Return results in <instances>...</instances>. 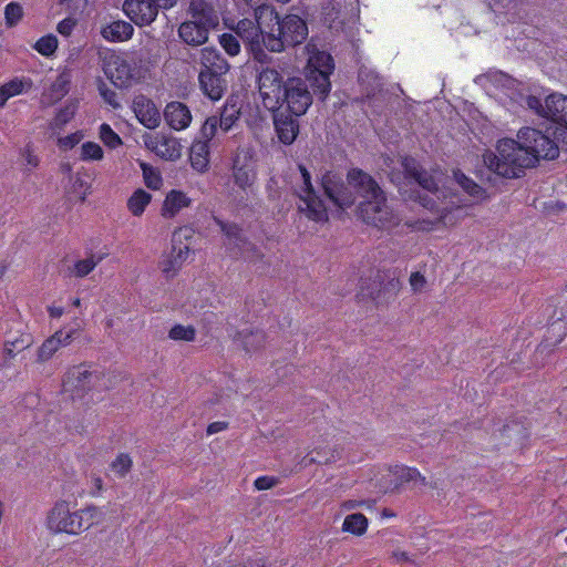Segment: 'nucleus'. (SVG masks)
Segmentation results:
<instances>
[{
	"mask_svg": "<svg viewBox=\"0 0 567 567\" xmlns=\"http://www.w3.org/2000/svg\"><path fill=\"white\" fill-rule=\"evenodd\" d=\"M274 19H276V8L257 6L254 9V19L243 18L231 28L243 41L252 60L261 64L271 62V56L268 54L267 37L270 32V22Z\"/></svg>",
	"mask_w": 567,
	"mask_h": 567,
	"instance_id": "1",
	"label": "nucleus"
},
{
	"mask_svg": "<svg viewBox=\"0 0 567 567\" xmlns=\"http://www.w3.org/2000/svg\"><path fill=\"white\" fill-rule=\"evenodd\" d=\"M101 516L100 509L94 505L71 511L70 503L60 499L48 512L45 525L50 533L79 536L97 524Z\"/></svg>",
	"mask_w": 567,
	"mask_h": 567,
	"instance_id": "2",
	"label": "nucleus"
},
{
	"mask_svg": "<svg viewBox=\"0 0 567 567\" xmlns=\"http://www.w3.org/2000/svg\"><path fill=\"white\" fill-rule=\"evenodd\" d=\"M497 154L488 152L484 155L486 166L506 178L520 177L525 168L535 166V156L526 151L523 141L502 138L496 145Z\"/></svg>",
	"mask_w": 567,
	"mask_h": 567,
	"instance_id": "3",
	"label": "nucleus"
},
{
	"mask_svg": "<svg viewBox=\"0 0 567 567\" xmlns=\"http://www.w3.org/2000/svg\"><path fill=\"white\" fill-rule=\"evenodd\" d=\"M269 29L267 44L272 53H281L287 48L301 44L308 37L307 22L293 13L280 17L276 10V19L270 22Z\"/></svg>",
	"mask_w": 567,
	"mask_h": 567,
	"instance_id": "4",
	"label": "nucleus"
},
{
	"mask_svg": "<svg viewBox=\"0 0 567 567\" xmlns=\"http://www.w3.org/2000/svg\"><path fill=\"white\" fill-rule=\"evenodd\" d=\"M334 71V60L326 51L318 49L309 50V58L306 65V78L315 94L322 100L331 90L330 75Z\"/></svg>",
	"mask_w": 567,
	"mask_h": 567,
	"instance_id": "5",
	"label": "nucleus"
},
{
	"mask_svg": "<svg viewBox=\"0 0 567 567\" xmlns=\"http://www.w3.org/2000/svg\"><path fill=\"white\" fill-rule=\"evenodd\" d=\"M358 216L364 224L386 233H391L402 221L400 215L388 205L385 193L374 200L360 202Z\"/></svg>",
	"mask_w": 567,
	"mask_h": 567,
	"instance_id": "6",
	"label": "nucleus"
},
{
	"mask_svg": "<svg viewBox=\"0 0 567 567\" xmlns=\"http://www.w3.org/2000/svg\"><path fill=\"white\" fill-rule=\"evenodd\" d=\"M298 169L301 175V185L296 189V195L302 203L299 205V210L310 220L327 221L328 208L312 185L310 172L303 164H299Z\"/></svg>",
	"mask_w": 567,
	"mask_h": 567,
	"instance_id": "7",
	"label": "nucleus"
},
{
	"mask_svg": "<svg viewBox=\"0 0 567 567\" xmlns=\"http://www.w3.org/2000/svg\"><path fill=\"white\" fill-rule=\"evenodd\" d=\"M178 0H124L122 10L135 25H151L159 10H171Z\"/></svg>",
	"mask_w": 567,
	"mask_h": 567,
	"instance_id": "8",
	"label": "nucleus"
},
{
	"mask_svg": "<svg viewBox=\"0 0 567 567\" xmlns=\"http://www.w3.org/2000/svg\"><path fill=\"white\" fill-rule=\"evenodd\" d=\"M258 91L264 106L270 112L280 110L279 101L286 90L282 74L272 68L262 69L257 76Z\"/></svg>",
	"mask_w": 567,
	"mask_h": 567,
	"instance_id": "9",
	"label": "nucleus"
},
{
	"mask_svg": "<svg viewBox=\"0 0 567 567\" xmlns=\"http://www.w3.org/2000/svg\"><path fill=\"white\" fill-rule=\"evenodd\" d=\"M311 103V93L302 79L289 78L286 80V90H284V95L281 101H279V111L301 116L307 112Z\"/></svg>",
	"mask_w": 567,
	"mask_h": 567,
	"instance_id": "10",
	"label": "nucleus"
},
{
	"mask_svg": "<svg viewBox=\"0 0 567 567\" xmlns=\"http://www.w3.org/2000/svg\"><path fill=\"white\" fill-rule=\"evenodd\" d=\"M517 137L523 141L530 156H535V165L540 158L555 159L559 155V150L555 141L539 130L522 127L517 133Z\"/></svg>",
	"mask_w": 567,
	"mask_h": 567,
	"instance_id": "11",
	"label": "nucleus"
},
{
	"mask_svg": "<svg viewBox=\"0 0 567 567\" xmlns=\"http://www.w3.org/2000/svg\"><path fill=\"white\" fill-rule=\"evenodd\" d=\"M231 177L234 184L247 195L254 193L257 172L252 155L248 151H239L233 158Z\"/></svg>",
	"mask_w": 567,
	"mask_h": 567,
	"instance_id": "12",
	"label": "nucleus"
},
{
	"mask_svg": "<svg viewBox=\"0 0 567 567\" xmlns=\"http://www.w3.org/2000/svg\"><path fill=\"white\" fill-rule=\"evenodd\" d=\"M420 203L429 210H436L439 216L435 219L419 218L405 221V226L411 230L429 233L437 229L441 225L453 226L456 224L457 220L453 217V209L447 207L439 209L436 203L432 198H429L427 195L420 196Z\"/></svg>",
	"mask_w": 567,
	"mask_h": 567,
	"instance_id": "13",
	"label": "nucleus"
},
{
	"mask_svg": "<svg viewBox=\"0 0 567 567\" xmlns=\"http://www.w3.org/2000/svg\"><path fill=\"white\" fill-rule=\"evenodd\" d=\"M321 187L333 205L348 208L354 204V196L340 174L332 171L326 172L321 177Z\"/></svg>",
	"mask_w": 567,
	"mask_h": 567,
	"instance_id": "14",
	"label": "nucleus"
},
{
	"mask_svg": "<svg viewBox=\"0 0 567 567\" xmlns=\"http://www.w3.org/2000/svg\"><path fill=\"white\" fill-rule=\"evenodd\" d=\"M105 76L117 87H128L133 80L132 65L115 52L106 53L102 59Z\"/></svg>",
	"mask_w": 567,
	"mask_h": 567,
	"instance_id": "15",
	"label": "nucleus"
},
{
	"mask_svg": "<svg viewBox=\"0 0 567 567\" xmlns=\"http://www.w3.org/2000/svg\"><path fill=\"white\" fill-rule=\"evenodd\" d=\"M347 182L363 200H374L384 194L378 182L361 168L349 169Z\"/></svg>",
	"mask_w": 567,
	"mask_h": 567,
	"instance_id": "16",
	"label": "nucleus"
},
{
	"mask_svg": "<svg viewBox=\"0 0 567 567\" xmlns=\"http://www.w3.org/2000/svg\"><path fill=\"white\" fill-rule=\"evenodd\" d=\"M133 112L138 122L147 128H156L161 123V113L155 103L147 96L140 94L133 99Z\"/></svg>",
	"mask_w": 567,
	"mask_h": 567,
	"instance_id": "17",
	"label": "nucleus"
},
{
	"mask_svg": "<svg viewBox=\"0 0 567 567\" xmlns=\"http://www.w3.org/2000/svg\"><path fill=\"white\" fill-rule=\"evenodd\" d=\"M567 336V316L561 311L557 318H553L546 328L543 341L538 344L536 352L545 353L558 346Z\"/></svg>",
	"mask_w": 567,
	"mask_h": 567,
	"instance_id": "18",
	"label": "nucleus"
},
{
	"mask_svg": "<svg viewBox=\"0 0 567 567\" xmlns=\"http://www.w3.org/2000/svg\"><path fill=\"white\" fill-rule=\"evenodd\" d=\"M274 125L279 141L285 145H290L295 142L299 134L298 116L282 111L272 112Z\"/></svg>",
	"mask_w": 567,
	"mask_h": 567,
	"instance_id": "19",
	"label": "nucleus"
},
{
	"mask_svg": "<svg viewBox=\"0 0 567 567\" xmlns=\"http://www.w3.org/2000/svg\"><path fill=\"white\" fill-rule=\"evenodd\" d=\"M225 75L226 73L200 71L198 82L203 94L212 101H219L227 90Z\"/></svg>",
	"mask_w": 567,
	"mask_h": 567,
	"instance_id": "20",
	"label": "nucleus"
},
{
	"mask_svg": "<svg viewBox=\"0 0 567 567\" xmlns=\"http://www.w3.org/2000/svg\"><path fill=\"white\" fill-rule=\"evenodd\" d=\"M543 115L557 124L567 126V96L557 93L548 95Z\"/></svg>",
	"mask_w": 567,
	"mask_h": 567,
	"instance_id": "21",
	"label": "nucleus"
},
{
	"mask_svg": "<svg viewBox=\"0 0 567 567\" xmlns=\"http://www.w3.org/2000/svg\"><path fill=\"white\" fill-rule=\"evenodd\" d=\"M164 117L168 126L181 131L189 126L192 114L189 109L182 102H171L164 110Z\"/></svg>",
	"mask_w": 567,
	"mask_h": 567,
	"instance_id": "22",
	"label": "nucleus"
},
{
	"mask_svg": "<svg viewBox=\"0 0 567 567\" xmlns=\"http://www.w3.org/2000/svg\"><path fill=\"white\" fill-rule=\"evenodd\" d=\"M188 13L192 17L190 20L196 21L198 24L209 30L217 24V16L214 7L206 0H190Z\"/></svg>",
	"mask_w": 567,
	"mask_h": 567,
	"instance_id": "23",
	"label": "nucleus"
},
{
	"mask_svg": "<svg viewBox=\"0 0 567 567\" xmlns=\"http://www.w3.org/2000/svg\"><path fill=\"white\" fill-rule=\"evenodd\" d=\"M209 29L196 21L187 20L179 24L178 37L188 45L198 47L208 40Z\"/></svg>",
	"mask_w": 567,
	"mask_h": 567,
	"instance_id": "24",
	"label": "nucleus"
},
{
	"mask_svg": "<svg viewBox=\"0 0 567 567\" xmlns=\"http://www.w3.org/2000/svg\"><path fill=\"white\" fill-rule=\"evenodd\" d=\"M134 28L131 22L115 20L101 28V35L109 42H125L132 39Z\"/></svg>",
	"mask_w": 567,
	"mask_h": 567,
	"instance_id": "25",
	"label": "nucleus"
},
{
	"mask_svg": "<svg viewBox=\"0 0 567 567\" xmlns=\"http://www.w3.org/2000/svg\"><path fill=\"white\" fill-rule=\"evenodd\" d=\"M192 199L182 190H169L163 202L161 214L164 218L175 217L183 208L189 207Z\"/></svg>",
	"mask_w": 567,
	"mask_h": 567,
	"instance_id": "26",
	"label": "nucleus"
},
{
	"mask_svg": "<svg viewBox=\"0 0 567 567\" xmlns=\"http://www.w3.org/2000/svg\"><path fill=\"white\" fill-rule=\"evenodd\" d=\"M73 332L56 331L52 337L44 340L41 347L38 350V361L45 362L52 358V355L60 349L62 346H66L70 343L72 339Z\"/></svg>",
	"mask_w": 567,
	"mask_h": 567,
	"instance_id": "27",
	"label": "nucleus"
},
{
	"mask_svg": "<svg viewBox=\"0 0 567 567\" xmlns=\"http://www.w3.org/2000/svg\"><path fill=\"white\" fill-rule=\"evenodd\" d=\"M210 145L207 141L196 140L189 148V162L193 169L205 173L209 167Z\"/></svg>",
	"mask_w": 567,
	"mask_h": 567,
	"instance_id": "28",
	"label": "nucleus"
},
{
	"mask_svg": "<svg viewBox=\"0 0 567 567\" xmlns=\"http://www.w3.org/2000/svg\"><path fill=\"white\" fill-rule=\"evenodd\" d=\"M93 377H96L95 373L91 372L85 364L75 365L68 371L64 386L66 389L84 391L89 389L87 384Z\"/></svg>",
	"mask_w": 567,
	"mask_h": 567,
	"instance_id": "29",
	"label": "nucleus"
},
{
	"mask_svg": "<svg viewBox=\"0 0 567 567\" xmlns=\"http://www.w3.org/2000/svg\"><path fill=\"white\" fill-rule=\"evenodd\" d=\"M200 71H209L217 73H227L229 70L228 62L220 55L215 48H203L200 51Z\"/></svg>",
	"mask_w": 567,
	"mask_h": 567,
	"instance_id": "30",
	"label": "nucleus"
},
{
	"mask_svg": "<svg viewBox=\"0 0 567 567\" xmlns=\"http://www.w3.org/2000/svg\"><path fill=\"white\" fill-rule=\"evenodd\" d=\"M91 192L92 183L87 174L78 172L71 177V186L69 189L71 200L75 199L83 203Z\"/></svg>",
	"mask_w": 567,
	"mask_h": 567,
	"instance_id": "31",
	"label": "nucleus"
},
{
	"mask_svg": "<svg viewBox=\"0 0 567 567\" xmlns=\"http://www.w3.org/2000/svg\"><path fill=\"white\" fill-rule=\"evenodd\" d=\"M185 238L186 240L192 238L190 229L189 228H181L178 231H175L173 234L172 238V251L173 256L176 257L182 264L186 261V259L189 256L190 252V244L189 243H183L182 238Z\"/></svg>",
	"mask_w": 567,
	"mask_h": 567,
	"instance_id": "32",
	"label": "nucleus"
},
{
	"mask_svg": "<svg viewBox=\"0 0 567 567\" xmlns=\"http://www.w3.org/2000/svg\"><path fill=\"white\" fill-rule=\"evenodd\" d=\"M453 176L461 188L474 199L484 200L487 198L486 190L475 181L466 176L461 169L454 171Z\"/></svg>",
	"mask_w": 567,
	"mask_h": 567,
	"instance_id": "33",
	"label": "nucleus"
},
{
	"mask_svg": "<svg viewBox=\"0 0 567 567\" xmlns=\"http://www.w3.org/2000/svg\"><path fill=\"white\" fill-rule=\"evenodd\" d=\"M31 86V81L14 78L0 86V107H3L10 97L17 96L24 91V86Z\"/></svg>",
	"mask_w": 567,
	"mask_h": 567,
	"instance_id": "34",
	"label": "nucleus"
},
{
	"mask_svg": "<svg viewBox=\"0 0 567 567\" xmlns=\"http://www.w3.org/2000/svg\"><path fill=\"white\" fill-rule=\"evenodd\" d=\"M240 114V107L237 106V103L227 101L221 110L220 116L218 117L219 127L224 132H228L239 120Z\"/></svg>",
	"mask_w": 567,
	"mask_h": 567,
	"instance_id": "35",
	"label": "nucleus"
},
{
	"mask_svg": "<svg viewBox=\"0 0 567 567\" xmlns=\"http://www.w3.org/2000/svg\"><path fill=\"white\" fill-rule=\"evenodd\" d=\"M152 200V195L138 188L127 199V208L133 216H141Z\"/></svg>",
	"mask_w": 567,
	"mask_h": 567,
	"instance_id": "36",
	"label": "nucleus"
},
{
	"mask_svg": "<svg viewBox=\"0 0 567 567\" xmlns=\"http://www.w3.org/2000/svg\"><path fill=\"white\" fill-rule=\"evenodd\" d=\"M368 518L363 514H350L343 520L342 530L355 536H362L368 529Z\"/></svg>",
	"mask_w": 567,
	"mask_h": 567,
	"instance_id": "37",
	"label": "nucleus"
},
{
	"mask_svg": "<svg viewBox=\"0 0 567 567\" xmlns=\"http://www.w3.org/2000/svg\"><path fill=\"white\" fill-rule=\"evenodd\" d=\"M310 462L318 464H328L341 458L338 449H330L327 446H316L310 453Z\"/></svg>",
	"mask_w": 567,
	"mask_h": 567,
	"instance_id": "38",
	"label": "nucleus"
},
{
	"mask_svg": "<svg viewBox=\"0 0 567 567\" xmlns=\"http://www.w3.org/2000/svg\"><path fill=\"white\" fill-rule=\"evenodd\" d=\"M216 224L220 227L223 234L238 247L245 245L246 240L241 236V228L235 223H226L219 218H214Z\"/></svg>",
	"mask_w": 567,
	"mask_h": 567,
	"instance_id": "39",
	"label": "nucleus"
},
{
	"mask_svg": "<svg viewBox=\"0 0 567 567\" xmlns=\"http://www.w3.org/2000/svg\"><path fill=\"white\" fill-rule=\"evenodd\" d=\"M33 49L43 56H52L58 49V38L54 34H47L37 40Z\"/></svg>",
	"mask_w": 567,
	"mask_h": 567,
	"instance_id": "40",
	"label": "nucleus"
},
{
	"mask_svg": "<svg viewBox=\"0 0 567 567\" xmlns=\"http://www.w3.org/2000/svg\"><path fill=\"white\" fill-rule=\"evenodd\" d=\"M238 338L241 340L247 352L257 350L265 342V334L259 330L249 333L241 331L238 333Z\"/></svg>",
	"mask_w": 567,
	"mask_h": 567,
	"instance_id": "41",
	"label": "nucleus"
},
{
	"mask_svg": "<svg viewBox=\"0 0 567 567\" xmlns=\"http://www.w3.org/2000/svg\"><path fill=\"white\" fill-rule=\"evenodd\" d=\"M196 337V330L193 326L175 324L168 331V338L174 341H194Z\"/></svg>",
	"mask_w": 567,
	"mask_h": 567,
	"instance_id": "42",
	"label": "nucleus"
},
{
	"mask_svg": "<svg viewBox=\"0 0 567 567\" xmlns=\"http://www.w3.org/2000/svg\"><path fill=\"white\" fill-rule=\"evenodd\" d=\"M99 136L105 146L113 150L123 144L120 135L107 123L101 124Z\"/></svg>",
	"mask_w": 567,
	"mask_h": 567,
	"instance_id": "43",
	"label": "nucleus"
},
{
	"mask_svg": "<svg viewBox=\"0 0 567 567\" xmlns=\"http://www.w3.org/2000/svg\"><path fill=\"white\" fill-rule=\"evenodd\" d=\"M101 259L102 258L94 259V257L92 256L85 259L78 260L74 264L71 274L78 278H83L94 270V268L97 266Z\"/></svg>",
	"mask_w": 567,
	"mask_h": 567,
	"instance_id": "44",
	"label": "nucleus"
},
{
	"mask_svg": "<svg viewBox=\"0 0 567 567\" xmlns=\"http://www.w3.org/2000/svg\"><path fill=\"white\" fill-rule=\"evenodd\" d=\"M23 18V8L19 2H10L4 8V20L8 28L16 27Z\"/></svg>",
	"mask_w": 567,
	"mask_h": 567,
	"instance_id": "45",
	"label": "nucleus"
},
{
	"mask_svg": "<svg viewBox=\"0 0 567 567\" xmlns=\"http://www.w3.org/2000/svg\"><path fill=\"white\" fill-rule=\"evenodd\" d=\"M76 112V105L74 104H68L61 109L58 110L55 113V116L53 118V122L51 126L53 128H62L64 125H66L75 115Z\"/></svg>",
	"mask_w": 567,
	"mask_h": 567,
	"instance_id": "46",
	"label": "nucleus"
},
{
	"mask_svg": "<svg viewBox=\"0 0 567 567\" xmlns=\"http://www.w3.org/2000/svg\"><path fill=\"white\" fill-rule=\"evenodd\" d=\"M182 266L183 264L173 254L165 256L159 262L161 270L167 279L175 277Z\"/></svg>",
	"mask_w": 567,
	"mask_h": 567,
	"instance_id": "47",
	"label": "nucleus"
},
{
	"mask_svg": "<svg viewBox=\"0 0 567 567\" xmlns=\"http://www.w3.org/2000/svg\"><path fill=\"white\" fill-rule=\"evenodd\" d=\"M219 44L230 56H236L240 52V43L238 37L233 33H223L219 35Z\"/></svg>",
	"mask_w": 567,
	"mask_h": 567,
	"instance_id": "48",
	"label": "nucleus"
},
{
	"mask_svg": "<svg viewBox=\"0 0 567 567\" xmlns=\"http://www.w3.org/2000/svg\"><path fill=\"white\" fill-rule=\"evenodd\" d=\"M104 156L102 147L95 142H85L81 146V159L101 161Z\"/></svg>",
	"mask_w": 567,
	"mask_h": 567,
	"instance_id": "49",
	"label": "nucleus"
},
{
	"mask_svg": "<svg viewBox=\"0 0 567 567\" xmlns=\"http://www.w3.org/2000/svg\"><path fill=\"white\" fill-rule=\"evenodd\" d=\"M145 185L151 189H159L163 185L161 173L153 167L142 165Z\"/></svg>",
	"mask_w": 567,
	"mask_h": 567,
	"instance_id": "50",
	"label": "nucleus"
},
{
	"mask_svg": "<svg viewBox=\"0 0 567 567\" xmlns=\"http://www.w3.org/2000/svg\"><path fill=\"white\" fill-rule=\"evenodd\" d=\"M132 464H133V462H132L131 456L127 453H121L111 463V468L118 476L123 477L130 472Z\"/></svg>",
	"mask_w": 567,
	"mask_h": 567,
	"instance_id": "51",
	"label": "nucleus"
},
{
	"mask_svg": "<svg viewBox=\"0 0 567 567\" xmlns=\"http://www.w3.org/2000/svg\"><path fill=\"white\" fill-rule=\"evenodd\" d=\"M219 123L217 116H209L208 118H206L200 128V135L203 137L202 141H207V143L209 144V142L216 135Z\"/></svg>",
	"mask_w": 567,
	"mask_h": 567,
	"instance_id": "52",
	"label": "nucleus"
},
{
	"mask_svg": "<svg viewBox=\"0 0 567 567\" xmlns=\"http://www.w3.org/2000/svg\"><path fill=\"white\" fill-rule=\"evenodd\" d=\"M159 146V153L167 159H175L181 155L179 145L175 140H164Z\"/></svg>",
	"mask_w": 567,
	"mask_h": 567,
	"instance_id": "53",
	"label": "nucleus"
},
{
	"mask_svg": "<svg viewBox=\"0 0 567 567\" xmlns=\"http://www.w3.org/2000/svg\"><path fill=\"white\" fill-rule=\"evenodd\" d=\"M502 435L506 436L508 439H512L513 435L517 436V439H525L526 435V427L518 424L517 422H511L503 426L502 429Z\"/></svg>",
	"mask_w": 567,
	"mask_h": 567,
	"instance_id": "54",
	"label": "nucleus"
},
{
	"mask_svg": "<svg viewBox=\"0 0 567 567\" xmlns=\"http://www.w3.org/2000/svg\"><path fill=\"white\" fill-rule=\"evenodd\" d=\"M414 179L424 189H426L433 194L437 192V184H436L435 179L426 171L422 169L419 174V177H415Z\"/></svg>",
	"mask_w": 567,
	"mask_h": 567,
	"instance_id": "55",
	"label": "nucleus"
},
{
	"mask_svg": "<svg viewBox=\"0 0 567 567\" xmlns=\"http://www.w3.org/2000/svg\"><path fill=\"white\" fill-rule=\"evenodd\" d=\"M402 166L404 168L405 174L412 178L419 177L420 172L423 169L420 166V164L413 157L410 156H405L402 159Z\"/></svg>",
	"mask_w": 567,
	"mask_h": 567,
	"instance_id": "56",
	"label": "nucleus"
},
{
	"mask_svg": "<svg viewBox=\"0 0 567 567\" xmlns=\"http://www.w3.org/2000/svg\"><path fill=\"white\" fill-rule=\"evenodd\" d=\"M59 3L64 7L70 14H76L86 8L87 0H59Z\"/></svg>",
	"mask_w": 567,
	"mask_h": 567,
	"instance_id": "57",
	"label": "nucleus"
},
{
	"mask_svg": "<svg viewBox=\"0 0 567 567\" xmlns=\"http://www.w3.org/2000/svg\"><path fill=\"white\" fill-rule=\"evenodd\" d=\"M76 23L78 20L75 18L66 17L58 23L56 31L63 37H69L73 32Z\"/></svg>",
	"mask_w": 567,
	"mask_h": 567,
	"instance_id": "58",
	"label": "nucleus"
},
{
	"mask_svg": "<svg viewBox=\"0 0 567 567\" xmlns=\"http://www.w3.org/2000/svg\"><path fill=\"white\" fill-rule=\"evenodd\" d=\"M278 478L275 476L262 475L255 480L254 486L258 491H267L276 486Z\"/></svg>",
	"mask_w": 567,
	"mask_h": 567,
	"instance_id": "59",
	"label": "nucleus"
},
{
	"mask_svg": "<svg viewBox=\"0 0 567 567\" xmlns=\"http://www.w3.org/2000/svg\"><path fill=\"white\" fill-rule=\"evenodd\" d=\"M70 80L65 74L58 76L56 81L52 84V91L61 96H64L69 92Z\"/></svg>",
	"mask_w": 567,
	"mask_h": 567,
	"instance_id": "60",
	"label": "nucleus"
},
{
	"mask_svg": "<svg viewBox=\"0 0 567 567\" xmlns=\"http://www.w3.org/2000/svg\"><path fill=\"white\" fill-rule=\"evenodd\" d=\"M400 477L406 482L420 478L422 483H425V477L415 467H402Z\"/></svg>",
	"mask_w": 567,
	"mask_h": 567,
	"instance_id": "61",
	"label": "nucleus"
},
{
	"mask_svg": "<svg viewBox=\"0 0 567 567\" xmlns=\"http://www.w3.org/2000/svg\"><path fill=\"white\" fill-rule=\"evenodd\" d=\"M99 91L106 103L114 107L118 105L116 101V93L113 90L106 87L105 83L102 82L99 85Z\"/></svg>",
	"mask_w": 567,
	"mask_h": 567,
	"instance_id": "62",
	"label": "nucleus"
},
{
	"mask_svg": "<svg viewBox=\"0 0 567 567\" xmlns=\"http://www.w3.org/2000/svg\"><path fill=\"white\" fill-rule=\"evenodd\" d=\"M426 284L425 277L419 272H412L410 276V285L413 291H421Z\"/></svg>",
	"mask_w": 567,
	"mask_h": 567,
	"instance_id": "63",
	"label": "nucleus"
},
{
	"mask_svg": "<svg viewBox=\"0 0 567 567\" xmlns=\"http://www.w3.org/2000/svg\"><path fill=\"white\" fill-rule=\"evenodd\" d=\"M226 429H228L227 422L216 421V422H212L210 424H208L206 432L208 435H213V434L219 433L221 431H225Z\"/></svg>",
	"mask_w": 567,
	"mask_h": 567,
	"instance_id": "64",
	"label": "nucleus"
}]
</instances>
